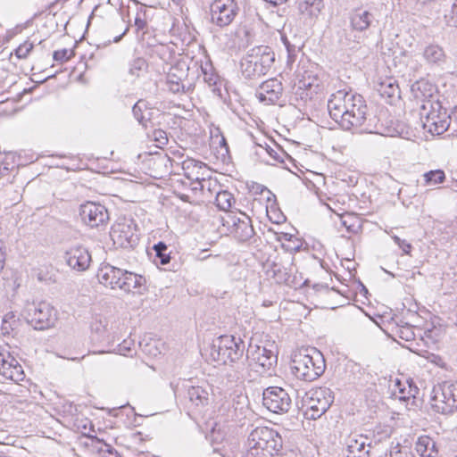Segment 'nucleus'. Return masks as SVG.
Segmentation results:
<instances>
[{
	"label": "nucleus",
	"instance_id": "obj_7",
	"mask_svg": "<svg viewBox=\"0 0 457 457\" xmlns=\"http://www.w3.org/2000/svg\"><path fill=\"white\" fill-rule=\"evenodd\" d=\"M420 120L423 128L433 135H441L445 132L451 123L450 114L443 109L438 101H428L420 105Z\"/></svg>",
	"mask_w": 457,
	"mask_h": 457
},
{
	"label": "nucleus",
	"instance_id": "obj_32",
	"mask_svg": "<svg viewBox=\"0 0 457 457\" xmlns=\"http://www.w3.org/2000/svg\"><path fill=\"white\" fill-rule=\"evenodd\" d=\"M233 203H235V198L227 190L220 191L216 195L215 204L221 211H228L232 207Z\"/></svg>",
	"mask_w": 457,
	"mask_h": 457
},
{
	"label": "nucleus",
	"instance_id": "obj_20",
	"mask_svg": "<svg viewBox=\"0 0 457 457\" xmlns=\"http://www.w3.org/2000/svg\"><path fill=\"white\" fill-rule=\"evenodd\" d=\"M242 216L233 220L231 234L237 241L244 243L253 238L255 232L249 216L245 213H242Z\"/></svg>",
	"mask_w": 457,
	"mask_h": 457
},
{
	"label": "nucleus",
	"instance_id": "obj_8",
	"mask_svg": "<svg viewBox=\"0 0 457 457\" xmlns=\"http://www.w3.org/2000/svg\"><path fill=\"white\" fill-rule=\"evenodd\" d=\"M113 244L124 249H134L139 242L137 225L133 219L120 217L110 232Z\"/></svg>",
	"mask_w": 457,
	"mask_h": 457
},
{
	"label": "nucleus",
	"instance_id": "obj_53",
	"mask_svg": "<svg viewBox=\"0 0 457 457\" xmlns=\"http://www.w3.org/2000/svg\"><path fill=\"white\" fill-rule=\"evenodd\" d=\"M410 70L412 71V76L415 77V74L422 68V65L416 61L411 60L410 62Z\"/></svg>",
	"mask_w": 457,
	"mask_h": 457
},
{
	"label": "nucleus",
	"instance_id": "obj_12",
	"mask_svg": "<svg viewBox=\"0 0 457 457\" xmlns=\"http://www.w3.org/2000/svg\"><path fill=\"white\" fill-rule=\"evenodd\" d=\"M262 404L274 413H286L289 411L292 399L282 387L270 386L263 391Z\"/></svg>",
	"mask_w": 457,
	"mask_h": 457
},
{
	"label": "nucleus",
	"instance_id": "obj_23",
	"mask_svg": "<svg viewBox=\"0 0 457 457\" xmlns=\"http://www.w3.org/2000/svg\"><path fill=\"white\" fill-rule=\"evenodd\" d=\"M414 98L421 102V104L428 101H434L432 85L424 79L416 80L411 87Z\"/></svg>",
	"mask_w": 457,
	"mask_h": 457
},
{
	"label": "nucleus",
	"instance_id": "obj_5",
	"mask_svg": "<svg viewBox=\"0 0 457 457\" xmlns=\"http://www.w3.org/2000/svg\"><path fill=\"white\" fill-rule=\"evenodd\" d=\"M252 455L262 457L273 456L282 448L279 434L268 427H257L251 431L247 438Z\"/></svg>",
	"mask_w": 457,
	"mask_h": 457
},
{
	"label": "nucleus",
	"instance_id": "obj_61",
	"mask_svg": "<svg viewBox=\"0 0 457 457\" xmlns=\"http://www.w3.org/2000/svg\"><path fill=\"white\" fill-rule=\"evenodd\" d=\"M450 120L451 121L457 122V106L454 107L452 113L450 114Z\"/></svg>",
	"mask_w": 457,
	"mask_h": 457
},
{
	"label": "nucleus",
	"instance_id": "obj_27",
	"mask_svg": "<svg viewBox=\"0 0 457 457\" xmlns=\"http://www.w3.org/2000/svg\"><path fill=\"white\" fill-rule=\"evenodd\" d=\"M373 19V15L368 11H357L351 17V24L353 29L363 31L370 26Z\"/></svg>",
	"mask_w": 457,
	"mask_h": 457
},
{
	"label": "nucleus",
	"instance_id": "obj_19",
	"mask_svg": "<svg viewBox=\"0 0 457 457\" xmlns=\"http://www.w3.org/2000/svg\"><path fill=\"white\" fill-rule=\"evenodd\" d=\"M368 441L369 438L363 435L350 434L345 441V445L353 457H370L371 443Z\"/></svg>",
	"mask_w": 457,
	"mask_h": 457
},
{
	"label": "nucleus",
	"instance_id": "obj_42",
	"mask_svg": "<svg viewBox=\"0 0 457 457\" xmlns=\"http://www.w3.org/2000/svg\"><path fill=\"white\" fill-rule=\"evenodd\" d=\"M153 138L158 145H165L168 144V136L166 131L162 129H154L153 132Z\"/></svg>",
	"mask_w": 457,
	"mask_h": 457
},
{
	"label": "nucleus",
	"instance_id": "obj_25",
	"mask_svg": "<svg viewBox=\"0 0 457 457\" xmlns=\"http://www.w3.org/2000/svg\"><path fill=\"white\" fill-rule=\"evenodd\" d=\"M422 54L429 64L441 65L445 62L446 58L444 49L440 46L434 44L427 46Z\"/></svg>",
	"mask_w": 457,
	"mask_h": 457
},
{
	"label": "nucleus",
	"instance_id": "obj_11",
	"mask_svg": "<svg viewBox=\"0 0 457 457\" xmlns=\"http://www.w3.org/2000/svg\"><path fill=\"white\" fill-rule=\"evenodd\" d=\"M334 402L333 392L326 386L312 389L307 393L305 405L309 419L316 420L323 415Z\"/></svg>",
	"mask_w": 457,
	"mask_h": 457
},
{
	"label": "nucleus",
	"instance_id": "obj_10",
	"mask_svg": "<svg viewBox=\"0 0 457 457\" xmlns=\"http://www.w3.org/2000/svg\"><path fill=\"white\" fill-rule=\"evenodd\" d=\"M432 407L442 414L457 410V383L444 382L433 388Z\"/></svg>",
	"mask_w": 457,
	"mask_h": 457
},
{
	"label": "nucleus",
	"instance_id": "obj_16",
	"mask_svg": "<svg viewBox=\"0 0 457 457\" xmlns=\"http://www.w3.org/2000/svg\"><path fill=\"white\" fill-rule=\"evenodd\" d=\"M282 93V83L277 79H270L260 85L256 96L262 103L274 104L281 97Z\"/></svg>",
	"mask_w": 457,
	"mask_h": 457
},
{
	"label": "nucleus",
	"instance_id": "obj_56",
	"mask_svg": "<svg viewBox=\"0 0 457 457\" xmlns=\"http://www.w3.org/2000/svg\"><path fill=\"white\" fill-rule=\"evenodd\" d=\"M395 386L398 388L401 395H407L406 387L403 386L402 382L399 379L395 380Z\"/></svg>",
	"mask_w": 457,
	"mask_h": 457
},
{
	"label": "nucleus",
	"instance_id": "obj_21",
	"mask_svg": "<svg viewBox=\"0 0 457 457\" xmlns=\"http://www.w3.org/2000/svg\"><path fill=\"white\" fill-rule=\"evenodd\" d=\"M253 376L245 361H237L232 363L225 370L224 379L227 386H234L244 381L246 378H251Z\"/></svg>",
	"mask_w": 457,
	"mask_h": 457
},
{
	"label": "nucleus",
	"instance_id": "obj_28",
	"mask_svg": "<svg viewBox=\"0 0 457 457\" xmlns=\"http://www.w3.org/2000/svg\"><path fill=\"white\" fill-rule=\"evenodd\" d=\"M415 449L421 457H436L437 454L436 443L428 436H420Z\"/></svg>",
	"mask_w": 457,
	"mask_h": 457
},
{
	"label": "nucleus",
	"instance_id": "obj_44",
	"mask_svg": "<svg viewBox=\"0 0 457 457\" xmlns=\"http://www.w3.org/2000/svg\"><path fill=\"white\" fill-rule=\"evenodd\" d=\"M147 22L145 21V12L140 9V12L137 13L135 18V26L137 30H143L146 28Z\"/></svg>",
	"mask_w": 457,
	"mask_h": 457
},
{
	"label": "nucleus",
	"instance_id": "obj_22",
	"mask_svg": "<svg viewBox=\"0 0 457 457\" xmlns=\"http://www.w3.org/2000/svg\"><path fill=\"white\" fill-rule=\"evenodd\" d=\"M295 6L299 15L312 19L320 13L324 4L322 0H296Z\"/></svg>",
	"mask_w": 457,
	"mask_h": 457
},
{
	"label": "nucleus",
	"instance_id": "obj_40",
	"mask_svg": "<svg viewBox=\"0 0 457 457\" xmlns=\"http://www.w3.org/2000/svg\"><path fill=\"white\" fill-rule=\"evenodd\" d=\"M33 49V44L28 41H25L23 44L20 45L15 50V54L19 59H25L28 57L29 54Z\"/></svg>",
	"mask_w": 457,
	"mask_h": 457
},
{
	"label": "nucleus",
	"instance_id": "obj_6",
	"mask_svg": "<svg viewBox=\"0 0 457 457\" xmlns=\"http://www.w3.org/2000/svg\"><path fill=\"white\" fill-rule=\"evenodd\" d=\"M274 347L273 343L262 345L255 344L253 338H251L245 361L251 373L262 376L277 364L278 356L273 351Z\"/></svg>",
	"mask_w": 457,
	"mask_h": 457
},
{
	"label": "nucleus",
	"instance_id": "obj_37",
	"mask_svg": "<svg viewBox=\"0 0 457 457\" xmlns=\"http://www.w3.org/2000/svg\"><path fill=\"white\" fill-rule=\"evenodd\" d=\"M145 102L143 100L137 101L133 108L132 112L134 117L138 120V122L147 129V120L145 119V115L143 113V106H145Z\"/></svg>",
	"mask_w": 457,
	"mask_h": 457
},
{
	"label": "nucleus",
	"instance_id": "obj_38",
	"mask_svg": "<svg viewBox=\"0 0 457 457\" xmlns=\"http://www.w3.org/2000/svg\"><path fill=\"white\" fill-rule=\"evenodd\" d=\"M267 153L272 157L276 162L284 163L285 159L288 158V154L278 145H275V148L269 146L267 148Z\"/></svg>",
	"mask_w": 457,
	"mask_h": 457
},
{
	"label": "nucleus",
	"instance_id": "obj_48",
	"mask_svg": "<svg viewBox=\"0 0 457 457\" xmlns=\"http://www.w3.org/2000/svg\"><path fill=\"white\" fill-rule=\"evenodd\" d=\"M410 454L406 449H402L400 445L394 446L390 451L391 457H409Z\"/></svg>",
	"mask_w": 457,
	"mask_h": 457
},
{
	"label": "nucleus",
	"instance_id": "obj_46",
	"mask_svg": "<svg viewBox=\"0 0 457 457\" xmlns=\"http://www.w3.org/2000/svg\"><path fill=\"white\" fill-rule=\"evenodd\" d=\"M418 392H419V388L413 383V381L412 380L408 381L407 395H400L399 399L400 400H406V399H409L411 397L415 398V395L418 394Z\"/></svg>",
	"mask_w": 457,
	"mask_h": 457
},
{
	"label": "nucleus",
	"instance_id": "obj_41",
	"mask_svg": "<svg viewBox=\"0 0 457 457\" xmlns=\"http://www.w3.org/2000/svg\"><path fill=\"white\" fill-rule=\"evenodd\" d=\"M399 337L405 341H411L415 339V334L411 326L406 325L399 328Z\"/></svg>",
	"mask_w": 457,
	"mask_h": 457
},
{
	"label": "nucleus",
	"instance_id": "obj_43",
	"mask_svg": "<svg viewBox=\"0 0 457 457\" xmlns=\"http://www.w3.org/2000/svg\"><path fill=\"white\" fill-rule=\"evenodd\" d=\"M72 55V51H70L68 49H62L58 51H54L53 57L54 60L56 62H67L71 59Z\"/></svg>",
	"mask_w": 457,
	"mask_h": 457
},
{
	"label": "nucleus",
	"instance_id": "obj_26",
	"mask_svg": "<svg viewBox=\"0 0 457 457\" xmlns=\"http://www.w3.org/2000/svg\"><path fill=\"white\" fill-rule=\"evenodd\" d=\"M378 92L382 97L394 98L400 97V88L397 81L393 78H386L381 81L377 87Z\"/></svg>",
	"mask_w": 457,
	"mask_h": 457
},
{
	"label": "nucleus",
	"instance_id": "obj_31",
	"mask_svg": "<svg viewBox=\"0 0 457 457\" xmlns=\"http://www.w3.org/2000/svg\"><path fill=\"white\" fill-rule=\"evenodd\" d=\"M155 253L154 262L156 264L166 265L170 262V253H167L168 246L163 242L155 244L153 247Z\"/></svg>",
	"mask_w": 457,
	"mask_h": 457
},
{
	"label": "nucleus",
	"instance_id": "obj_35",
	"mask_svg": "<svg viewBox=\"0 0 457 457\" xmlns=\"http://www.w3.org/2000/svg\"><path fill=\"white\" fill-rule=\"evenodd\" d=\"M12 371H10V374L7 373V379L12 380L14 382L22 381L25 377L22 367L13 357H12Z\"/></svg>",
	"mask_w": 457,
	"mask_h": 457
},
{
	"label": "nucleus",
	"instance_id": "obj_24",
	"mask_svg": "<svg viewBox=\"0 0 457 457\" xmlns=\"http://www.w3.org/2000/svg\"><path fill=\"white\" fill-rule=\"evenodd\" d=\"M145 284V278L136 273L124 270V276L121 279V286H120V289L124 292L129 293L133 289H140Z\"/></svg>",
	"mask_w": 457,
	"mask_h": 457
},
{
	"label": "nucleus",
	"instance_id": "obj_18",
	"mask_svg": "<svg viewBox=\"0 0 457 457\" xmlns=\"http://www.w3.org/2000/svg\"><path fill=\"white\" fill-rule=\"evenodd\" d=\"M124 270L110 264L102 265L96 274L98 281L112 289L120 288Z\"/></svg>",
	"mask_w": 457,
	"mask_h": 457
},
{
	"label": "nucleus",
	"instance_id": "obj_45",
	"mask_svg": "<svg viewBox=\"0 0 457 457\" xmlns=\"http://www.w3.org/2000/svg\"><path fill=\"white\" fill-rule=\"evenodd\" d=\"M204 167H205V164L204 162H202L200 161H196L195 159H187L182 162V168L185 171H187L190 169H194V168L202 169Z\"/></svg>",
	"mask_w": 457,
	"mask_h": 457
},
{
	"label": "nucleus",
	"instance_id": "obj_15",
	"mask_svg": "<svg viewBox=\"0 0 457 457\" xmlns=\"http://www.w3.org/2000/svg\"><path fill=\"white\" fill-rule=\"evenodd\" d=\"M67 265L77 271L87 270L91 263V254L82 245L72 246L65 252L64 255Z\"/></svg>",
	"mask_w": 457,
	"mask_h": 457
},
{
	"label": "nucleus",
	"instance_id": "obj_47",
	"mask_svg": "<svg viewBox=\"0 0 457 457\" xmlns=\"http://www.w3.org/2000/svg\"><path fill=\"white\" fill-rule=\"evenodd\" d=\"M12 357H8V359H2V362L0 365V374L3 375L4 378H7V373L10 374L11 367H12Z\"/></svg>",
	"mask_w": 457,
	"mask_h": 457
},
{
	"label": "nucleus",
	"instance_id": "obj_3",
	"mask_svg": "<svg viewBox=\"0 0 457 457\" xmlns=\"http://www.w3.org/2000/svg\"><path fill=\"white\" fill-rule=\"evenodd\" d=\"M275 61V54L268 46H258L241 60V72L247 79H255L265 75Z\"/></svg>",
	"mask_w": 457,
	"mask_h": 457
},
{
	"label": "nucleus",
	"instance_id": "obj_60",
	"mask_svg": "<svg viewBox=\"0 0 457 457\" xmlns=\"http://www.w3.org/2000/svg\"><path fill=\"white\" fill-rule=\"evenodd\" d=\"M128 31H129V26L126 27L124 31L120 36H117L114 37L113 42L118 43L126 35V33Z\"/></svg>",
	"mask_w": 457,
	"mask_h": 457
},
{
	"label": "nucleus",
	"instance_id": "obj_57",
	"mask_svg": "<svg viewBox=\"0 0 457 457\" xmlns=\"http://www.w3.org/2000/svg\"><path fill=\"white\" fill-rule=\"evenodd\" d=\"M292 237H293V236L291 234L282 232L278 236L277 240L291 241Z\"/></svg>",
	"mask_w": 457,
	"mask_h": 457
},
{
	"label": "nucleus",
	"instance_id": "obj_17",
	"mask_svg": "<svg viewBox=\"0 0 457 457\" xmlns=\"http://www.w3.org/2000/svg\"><path fill=\"white\" fill-rule=\"evenodd\" d=\"M189 70V65L184 60H179L171 66L166 77V83L170 92L176 94L184 89L182 80L187 76Z\"/></svg>",
	"mask_w": 457,
	"mask_h": 457
},
{
	"label": "nucleus",
	"instance_id": "obj_58",
	"mask_svg": "<svg viewBox=\"0 0 457 457\" xmlns=\"http://www.w3.org/2000/svg\"><path fill=\"white\" fill-rule=\"evenodd\" d=\"M5 263V253L3 250V247L0 245V270L4 269Z\"/></svg>",
	"mask_w": 457,
	"mask_h": 457
},
{
	"label": "nucleus",
	"instance_id": "obj_34",
	"mask_svg": "<svg viewBox=\"0 0 457 457\" xmlns=\"http://www.w3.org/2000/svg\"><path fill=\"white\" fill-rule=\"evenodd\" d=\"M148 69V63L144 58L135 59L129 68V73L135 77H140L143 73L146 72Z\"/></svg>",
	"mask_w": 457,
	"mask_h": 457
},
{
	"label": "nucleus",
	"instance_id": "obj_29",
	"mask_svg": "<svg viewBox=\"0 0 457 457\" xmlns=\"http://www.w3.org/2000/svg\"><path fill=\"white\" fill-rule=\"evenodd\" d=\"M299 87L318 94L322 89V84L317 75H312L311 71H305L299 80Z\"/></svg>",
	"mask_w": 457,
	"mask_h": 457
},
{
	"label": "nucleus",
	"instance_id": "obj_64",
	"mask_svg": "<svg viewBox=\"0 0 457 457\" xmlns=\"http://www.w3.org/2000/svg\"><path fill=\"white\" fill-rule=\"evenodd\" d=\"M276 453L275 457H295L293 453Z\"/></svg>",
	"mask_w": 457,
	"mask_h": 457
},
{
	"label": "nucleus",
	"instance_id": "obj_1",
	"mask_svg": "<svg viewBox=\"0 0 457 457\" xmlns=\"http://www.w3.org/2000/svg\"><path fill=\"white\" fill-rule=\"evenodd\" d=\"M328 109L330 117L345 130L369 129L366 126L368 106L362 96L337 90L328 99Z\"/></svg>",
	"mask_w": 457,
	"mask_h": 457
},
{
	"label": "nucleus",
	"instance_id": "obj_55",
	"mask_svg": "<svg viewBox=\"0 0 457 457\" xmlns=\"http://www.w3.org/2000/svg\"><path fill=\"white\" fill-rule=\"evenodd\" d=\"M285 46H286L287 51L288 53V58L292 59L294 56L295 47L294 46H292L287 39L285 40Z\"/></svg>",
	"mask_w": 457,
	"mask_h": 457
},
{
	"label": "nucleus",
	"instance_id": "obj_50",
	"mask_svg": "<svg viewBox=\"0 0 457 457\" xmlns=\"http://www.w3.org/2000/svg\"><path fill=\"white\" fill-rule=\"evenodd\" d=\"M131 341L124 340L121 344L118 345V353L120 355H126L127 353L131 351Z\"/></svg>",
	"mask_w": 457,
	"mask_h": 457
},
{
	"label": "nucleus",
	"instance_id": "obj_52",
	"mask_svg": "<svg viewBox=\"0 0 457 457\" xmlns=\"http://www.w3.org/2000/svg\"><path fill=\"white\" fill-rule=\"evenodd\" d=\"M398 246L403 250V253L410 254L411 250L412 248L411 245L408 243L406 240L403 239Z\"/></svg>",
	"mask_w": 457,
	"mask_h": 457
},
{
	"label": "nucleus",
	"instance_id": "obj_54",
	"mask_svg": "<svg viewBox=\"0 0 457 457\" xmlns=\"http://www.w3.org/2000/svg\"><path fill=\"white\" fill-rule=\"evenodd\" d=\"M156 53L161 55V58L165 60V55L168 54L170 55V52L169 51V48L165 46H161L157 50Z\"/></svg>",
	"mask_w": 457,
	"mask_h": 457
},
{
	"label": "nucleus",
	"instance_id": "obj_51",
	"mask_svg": "<svg viewBox=\"0 0 457 457\" xmlns=\"http://www.w3.org/2000/svg\"><path fill=\"white\" fill-rule=\"evenodd\" d=\"M101 452L108 453L112 456L118 457L117 451L109 444L104 443V445L100 448Z\"/></svg>",
	"mask_w": 457,
	"mask_h": 457
},
{
	"label": "nucleus",
	"instance_id": "obj_30",
	"mask_svg": "<svg viewBox=\"0 0 457 457\" xmlns=\"http://www.w3.org/2000/svg\"><path fill=\"white\" fill-rule=\"evenodd\" d=\"M187 397L195 407L208 404L209 393L202 386H191L187 390Z\"/></svg>",
	"mask_w": 457,
	"mask_h": 457
},
{
	"label": "nucleus",
	"instance_id": "obj_9",
	"mask_svg": "<svg viewBox=\"0 0 457 457\" xmlns=\"http://www.w3.org/2000/svg\"><path fill=\"white\" fill-rule=\"evenodd\" d=\"M24 313L27 322L38 330L53 327L57 320V312L46 302L28 304Z\"/></svg>",
	"mask_w": 457,
	"mask_h": 457
},
{
	"label": "nucleus",
	"instance_id": "obj_63",
	"mask_svg": "<svg viewBox=\"0 0 457 457\" xmlns=\"http://www.w3.org/2000/svg\"><path fill=\"white\" fill-rule=\"evenodd\" d=\"M220 145L221 147H224L226 152H228V143H227V141H226L224 137H221L220 142Z\"/></svg>",
	"mask_w": 457,
	"mask_h": 457
},
{
	"label": "nucleus",
	"instance_id": "obj_36",
	"mask_svg": "<svg viewBox=\"0 0 457 457\" xmlns=\"http://www.w3.org/2000/svg\"><path fill=\"white\" fill-rule=\"evenodd\" d=\"M444 19L447 26L457 28V0L453 1L451 9L445 12Z\"/></svg>",
	"mask_w": 457,
	"mask_h": 457
},
{
	"label": "nucleus",
	"instance_id": "obj_62",
	"mask_svg": "<svg viewBox=\"0 0 457 457\" xmlns=\"http://www.w3.org/2000/svg\"><path fill=\"white\" fill-rule=\"evenodd\" d=\"M8 315L9 314H6L3 320L2 329L7 330L9 327L11 328V325L8 324V320H7Z\"/></svg>",
	"mask_w": 457,
	"mask_h": 457
},
{
	"label": "nucleus",
	"instance_id": "obj_14",
	"mask_svg": "<svg viewBox=\"0 0 457 457\" xmlns=\"http://www.w3.org/2000/svg\"><path fill=\"white\" fill-rule=\"evenodd\" d=\"M82 221L90 228H99L107 224L110 217L104 205L94 202H87L79 207Z\"/></svg>",
	"mask_w": 457,
	"mask_h": 457
},
{
	"label": "nucleus",
	"instance_id": "obj_49",
	"mask_svg": "<svg viewBox=\"0 0 457 457\" xmlns=\"http://www.w3.org/2000/svg\"><path fill=\"white\" fill-rule=\"evenodd\" d=\"M271 270L275 276H279L281 274L282 275L281 278L288 275L287 269L285 267H282L280 264H278L277 262L272 263Z\"/></svg>",
	"mask_w": 457,
	"mask_h": 457
},
{
	"label": "nucleus",
	"instance_id": "obj_59",
	"mask_svg": "<svg viewBox=\"0 0 457 457\" xmlns=\"http://www.w3.org/2000/svg\"><path fill=\"white\" fill-rule=\"evenodd\" d=\"M282 247L286 248L287 251H295L298 252L301 249V245H297L295 246L286 245L285 244H282Z\"/></svg>",
	"mask_w": 457,
	"mask_h": 457
},
{
	"label": "nucleus",
	"instance_id": "obj_33",
	"mask_svg": "<svg viewBox=\"0 0 457 457\" xmlns=\"http://www.w3.org/2000/svg\"><path fill=\"white\" fill-rule=\"evenodd\" d=\"M424 186H436L445 180V174L443 170H433L423 174Z\"/></svg>",
	"mask_w": 457,
	"mask_h": 457
},
{
	"label": "nucleus",
	"instance_id": "obj_2",
	"mask_svg": "<svg viewBox=\"0 0 457 457\" xmlns=\"http://www.w3.org/2000/svg\"><path fill=\"white\" fill-rule=\"evenodd\" d=\"M326 368L322 353L315 348L310 353L300 351L295 353L291 363L292 373L298 379L313 381L320 377Z\"/></svg>",
	"mask_w": 457,
	"mask_h": 457
},
{
	"label": "nucleus",
	"instance_id": "obj_39",
	"mask_svg": "<svg viewBox=\"0 0 457 457\" xmlns=\"http://www.w3.org/2000/svg\"><path fill=\"white\" fill-rule=\"evenodd\" d=\"M201 72L204 76V82L208 83L210 86L214 85L216 83V77L213 73L209 72L212 70V65L208 62H205V65L201 63L200 65Z\"/></svg>",
	"mask_w": 457,
	"mask_h": 457
},
{
	"label": "nucleus",
	"instance_id": "obj_13",
	"mask_svg": "<svg viewBox=\"0 0 457 457\" xmlns=\"http://www.w3.org/2000/svg\"><path fill=\"white\" fill-rule=\"evenodd\" d=\"M210 10L212 22L219 27H226L234 21L238 7L234 0H215Z\"/></svg>",
	"mask_w": 457,
	"mask_h": 457
},
{
	"label": "nucleus",
	"instance_id": "obj_4",
	"mask_svg": "<svg viewBox=\"0 0 457 457\" xmlns=\"http://www.w3.org/2000/svg\"><path fill=\"white\" fill-rule=\"evenodd\" d=\"M245 345L240 337L224 335L214 339L209 348V356L217 363H236L244 355Z\"/></svg>",
	"mask_w": 457,
	"mask_h": 457
}]
</instances>
